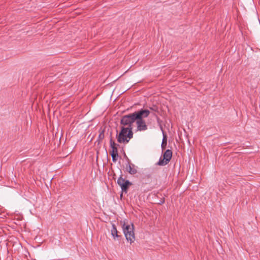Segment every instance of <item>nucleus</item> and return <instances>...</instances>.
Returning a JSON list of instances; mask_svg holds the SVG:
<instances>
[{
  "instance_id": "obj_1",
  "label": "nucleus",
  "mask_w": 260,
  "mask_h": 260,
  "mask_svg": "<svg viewBox=\"0 0 260 260\" xmlns=\"http://www.w3.org/2000/svg\"><path fill=\"white\" fill-rule=\"evenodd\" d=\"M150 111L147 109H141L134 113L123 116L120 120V124H133L136 119H143V118L147 117Z\"/></svg>"
},
{
  "instance_id": "obj_2",
  "label": "nucleus",
  "mask_w": 260,
  "mask_h": 260,
  "mask_svg": "<svg viewBox=\"0 0 260 260\" xmlns=\"http://www.w3.org/2000/svg\"><path fill=\"white\" fill-rule=\"evenodd\" d=\"M123 126H127V127L122 126L119 134L117 135V141L120 143H127L129 140L133 137V124H121Z\"/></svg>"
},
{
  "instance_id": "obj_3",
  "label": "nucleus",
  "mask_w": 260,
  "mask_h": 260,
  "mask_svg": "<svg viewBox=\"0 0 260 260\" xmlns=\"http://www.w3.org/2000/svg\"><path fill=\"white\" fill-rule=\"evenodd\" d=\"M122 228L126 240L131 244L133 243L135 240L134 224H126L124 222Z\"/></svg>"
},
{
  "instance_id": "obj_4",
  "label": "nucleus",
  "mask_w": 260,
  "mask_h": 260,
  "mask_svg": "<svg viewBox=\"0 0 260 260\" xmlns=\"http://www.w3.org/2000/svg\"><path fill=\"white\" fill-rule=\"evenodd\" d=\"M172 157V151L170 149H167L163 154V158L160 157L157 163L158 166H165L170 161Z\"/></svg>"
},
{
  "instance_id": "obj_5",
  "label": "nucleus",
  "mask_w": 260,
  "mask_h": 260,
  "mask_svg": "<svg viewBox=\"0 0 260 260\" xmlns=\"http://www.w3.org/2000/svg\"><path fill=\"white\" fill-rule=\"evenodd\" d=\"M136 121L138 131H144L147 129V126L143 119H136Z\"/></svg>"
},
{
  "instance_id": "obj_6",
  "label": "nucleus",
  "mask_w": 260,
  "mask_h": 260,
  "mask_svg": "<svg viewBox=\"0 0 260 260\" xmlns=\"http://www.w3.org/2000/svg\"><path fill=\"white\" fill-rule=\"evenodd\" d=\"M110 146L111 150L110 151V154H118V146L119 145L115 143L111 137L110 140Z\"/></svg>"
},
{
  "instance_id": "obj_7",
  "label": "nucleus",
  "mask_w": 260,
  "mask_h": 260,
  "mask_svg": "<svg viewBox=\"0 0 260 260\" xmlns=\"http://www.w3.org/2000/svg\"><path fill=\"white\" fill-rule=\"evenodd\" d=\"M127 171L131 175H134L137 173V169L135 165L128 162L126 166Z\"/></svg>"
},
{
  "instance_id": "obj_8",
  "label": "nucleus",
  "mask_w": 260,
  "mask_h": 260,
  "mask_svg": "<svg viewBox=\"0 0 260 260\" xmlns=\"http://www.w3.org/2000/svg\"><path fill=\"white\" fill-rule=\"evenodd\" d=\"M111 234L114 240H116V238H119L121 236V235L118 234V232L117 230L116 226L113 223L112 224Z\"/></svg>"
},
{
  "instance_id": "obj_9",
  "label": "nucleus",
  "mask_w": 260,
  "mask_h": 260,
  "mask_svg": "<svg viewBox=\"0 0 260 260\" xmlns=\"http://www.w3.org/2000/svg\"><path fill=\"white\" fill-rule=\"evenodd\" d=\"M105 132V128H101L99 129V135L98 139L96 141V143H97L98 145L100 144L102 142L103 140L104 139Z\"/></svg>"
},
{
  "instance_id": "obj_10",
  "label": "nucleus",
  "mask_w": 260,
  "mask_h": 260,
  "mask_svg": "<svg viewBox=\"0 0 260 260\" xmlns=\"http://www.w3.org/2000/svg\"><path fill=\"white\" fill-rule=\"evenodd\" d=\"M131 184L132 183L129 180H126V181L120 186L122 191L126 193L129 185Z\"/></svg>"
},
{
  "instance_id": "obj_11",
  "label": "nucleus",
  "mask_w": 260,
  "mask_h": 260,
  "mask_svg": "<svg viewBox=\"0 0 260 260\" xmlns=\"http://www.w3.org/2000/svg\"><path fill=\"white\" fill-rule=\"evenodd\" d=\"M162 134H163V138H162V143L161 144V147L162 150H163L166 148L167 144V135L166 134H165L164 132L162 133Z\"/></svg>"
},
{
  "instance_id": "obj_12",
  "label": "nucleus",
  "mask_w": 260,
  "mask_h": 260,
  "mask_svg": "<svg viewBox=\"0 0 260 260\" xmlns=\"http://www.w3.org/2000/svg\"><path fill=\"white\" fill-rule=\"evenodd\" d=\"M126 181L124 178H123L122 177H120L117 179V184L120 186L122 184H123Z\"/></svg>"
},
{
  "instance_id": "obj_13",
  "label": "nucleus",
  "mask_w": 260,
  "mask_h": 260,
  "mask_svg": "<svg viewBox=\"0 0 260 260\" xmlns=\"http://www.w3.org/2000/svg\"><path fill=\"white\" fill-rule=\"evenodd\" d=\"M110 155L112 156V161L114 162H115L117 160V158L118 157V154H110Z\"/></svg>"
},
{
  "instance_id": "obj_14",
  "label": "nucleus",
  "mask_w": 260,
  "mask_h": 260,
  "mask_svg": "<svg viewBox=\"0 0 260 260\" xmlns=\"http://www.w3.org/2000/svg\"><path fill=\"white\" fill-rule=\"evenodd\" d=\"M165 202V199H163L162 201H160V204H163Z\"/></svg>"
}]
</instances>
